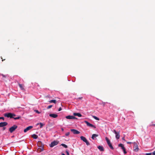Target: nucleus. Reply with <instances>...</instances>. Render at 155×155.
<instances>
[{"instance_id": "obj_34", "label": "nucleus", "mask_w": 155, "mask_h": 155, "mask_svg": "<svg viewBox=\"0 0 155 155\" xmlns=\"http://www.w3.org/2000/svg\"><path fill=\"white\" fill-rule=\"evenodd\" d=\"M127 144H131V143H132L131 142H127Z\"/></svg>"}, {"instance_id": "obj_5", "label": "nucleus", "mask_w": 155, "mask_h": 155, "mask_svg": "<svg viewBox=\"0 0 155 155\" xmlns=\"http://www.w3.org/2000/svg\"><path fill=\"white\" fill-rule=\"evenodd\" d=\"M17 126L14 125L9 128V130L11 133H12L17 128Z\"/></svg>"}, {"instance_id": "obj_17", "label": "nucleus", "mask_w": 155, "mask_h": 155, "mask_svg": "<svg viewBox=\"0 0 155 155\" xmlns=\"http://www.w3.org/2000/svg\"><path fill=\"white\" fill-rule=\"evenodd\" d=\"M98 136V135L97 134H93L92 135L91 138L93 139L94 140V139L95 138L97 137Z\"/></svg>"}, {"instance_id": "obj_37", "label": "nucleus", "mask_w": 155, "mask_h": 155, "mask_svg": "<svg viewBox=\"0 0 155 155\" xmlns=\"http://www.w3.org/2000/svg\"><path fill=\"white\" fill-rule=\"evenodd\" d=\"M39 124H40V123H37L36 124V125H38Z\"/></svg>"}, {"instance_id": "obj_35", "label": "nucleus", "mask_w": 155, "mask_h": 155, "mask_svg": "<svg viewBox=\"0 0 155 155\" xmlns=\"http://www.w3.org/2000/svg\"><path fill=\"white\" fill-rule=\"evenodd\" d=\"M67 153L68 155H69V153L67 151Z\"/></svg>"}, {"instance_id": "obj_16", "label": "nucleus", "mask_w": 155, "mask_h": 155, "mask_svg": "<svg viewBox=\"0 0 155 155\" xmlns=\"http://www.w3.org/2000/svg\"><path fill=\"white\" fill-rule=\"evenodd\" d=\"M80 138L84 142H85V141H86V140H87L84 137L81 136L80 137Z\"/></svg>"}, {"instance_id": "obj_14", "label": "nucleus", "mask_w": 155, "mask_h": 155, "mask_svg": "<svg viewBox=\"0 0 155 155\" xmlns=\"http://www.w3.org/2000/svg\"><path fill=\"white\" fill-rule=\"evenodd\" d=\"M75 116H78L79 117H81L82 116V115L79 113H74L73 114Z\"/></svg>"}, {"instance_id": "obj_19", "label": "nucleus", "mask_w": 155, "mask_h": 155, "mask_svg": "<svg viewBox=\"0 0 155 155\" xmlns=\"http://www.w3.org/2000/svg\"><path fill=\"white\" fill-rule=\"evenodd\" d=\"M49 102L50 103H54L55 104L56 103V100H51L49 101Z\"/></svg>"}, {"instance_id": "obj_41", "label": "nucleus", "mask_w": 155, "mask_h": 155, "mask_svg": "<svg viewBox=\"0 0 155 155\" xmlns=\"http://www.w3.org/2000/svg\"><path fill=\"white\" fill-rule=\"evenodd\" d=\"M79 99H81V98L80 97V98H79Z\"/></svg>"}, {"instance_id": "obj_23", "label": "nucleus", "mask_w": 155, "mask_h": 155, "mask_svg": "<svg viewBox=\"0 0 155 155\" xmlns=\"http://www.w3.org/2000/svg\"><path fill=\"white\" fill-rule=\"evenodd\" d=\"M13 118L15 120L18 119L20 118V117L18 116L16 117H13Z\"/></svg>"}, {"instance_id": "obj_2", "label": "nucleus", "mask_w": 155, "mask_h": 155, "mask_svg": "<svg viewBox=\"0 0 155 155\" xmlns=\"http://www.w3.org/2000/svg\"><path fill=\"white\" fill-rule=\"evenodd\" d=\"M105 139L107 142V143L108 146H109L110 148L111 149H113V146H112L111 144L110 143V140L108 139V138L107 137H106L105 138Z\"/></svg>"}, {"instance_id": "obj_25", "label": "nucleus", "mask_w": 155, "mask_h": 155, "mask_svg": "<svg viewBox=\"0 0 155 155\" xmlns=\"http://www.w3.org/2000/svg\"><path fill=\"white\" fill-rule=\"evenodd\" d=\"M86 143L87 145H90V143H89V142L87 141V140H86V141H85V142Z\"/></svg>"}, {"instance_id": "obj_13", "label": "nucleus", "mask_w": 155, "mask_h": 155, "mask_svg": "<svg viewBox=\"0 0 155 155\" xmlns=\"http://www.w3.org/2000/svg\"><path fill=\"white\" fill-rule=\"evenodd\" d=\"M49 116L51 117L55 118L58 117V115L55 114H49Z\"/></svg>"}, {"instance_id": "obj_21", "label": "nucleus", "mask_w": 155, "mask_h": 155, "mask_svg": "<svg viewBox=\"0 0 155 155\" xmlns=\"http://www.w3.org/2000/svg\"><path fill=\"white\" fill-rule=\"evenodd\" d=\"M19 86L21 89L23 90L24 89L23 86L22 84H19Z\"/></svg>"}, {"instance_id": "obj_39", "label": "nucleus", "mask_w": 155, "mask_h": 155, "mask_svg": "<svg viewBox=\"0 0 155 155\" xmlns=\"http://www.w3.org/2000/svg\"><path fill=\"white\" fill-rule=\"evenodd\" d=\"M61 155H65L64 154V153H62Z\"/></svg>"}, {"instance_id": "obj_27", "label": "nucleus", "mask_w": 155, "mask_h": 155, "mask_svg": "<svg viewBox=\"0 0 155 155\" xmlns=\"http://www.w3.org/2000/svg\"><path fill=\"white\" fill-rule=\"evenodd\" d=\"M1 75H2L3 77H7V76H8L7 75H4L3 74H1Z\"/></svg>"}, {"instance_id": "obj_6", "label": "nucleus", "mask_w": 155, "mask_h": 155, "mask_svg": "<svg viewBox=\"0 0 155 155\" xmlns=\"http://www.w3.org/2000/svg\"><path fill=\"white\" fill-rule=\"evenodd\" d=\"M113 132L116 134V138L117 139H118L120 138L119 132H117L115 130H114Z\"/></svg>"}, {"instance_id": "obj_11", "label": "nucleus", "mask_w": 155, "mask_h": 155, "mask_svg": "<svg viewBox=\"0 0 155 155\" xmlns=\"http://www.w3.org/2000/svg\"><path fill=\"white\" fill-rule=\"evenodd\" d=\"M66 118L68 119H73L76 118V117L72 116H68L66 117Z\"/></svg>"}, {"instance_id": "obj_7", "label": "nucleus", "mask_w": 155, "mask_h": 155, "mask_svg": "<svg viewBox=\"0 0 155 155\" xmlns=\"http://www.w3.org/2000/svg\"><path fill=\"white\" fill-rule=\"evenodd\" d=\"M84 122L87 124V125L88 126L93 127L94 128H96V127L94 126V125L91 124H90L87 121H85Z\"/></svg>"}, {"instance_id": "obj_42", "label": "nucleus", "mask_w": 155, "mask_h": 155, "mask_svg": "<svg viewBox=\"0 0 155 155\" xmlns=\"http://www.w3.org/2000/svg\"><path fill=\"white\" fill-rule=\"evenodd\" d=\"M154 125L155 126V124H154Z\"/></svg>"}, {"instance_id": "obj_12", "label": "nucleus", "mask_w": 155, "mask_h": 155, "mask_svg": "<svg viewBox=\"0 0 155 155\" xmlns=\"http://www.w3.org/2000/svg\"><path fill=\"white\" fill-rule=\"evenodd\" d=\"M33 127L32 126H30L28 127H27L26 129H24V132H26L28 131L29 130L31 129Z\"/></svg>"}, {"instance_id": "obj_38", "label": "nucleus", "mask_w": 155, "mask_h": 155, "mask_svg": "<svg viewBox=\"0 0 155 155\" xmlns=\"http://www.w3.org/2000/svg\"><path fill=\"white\" fill-rule=\"evenodd\" d=\"M61 130L62 131H64V129H63V128H61Z\"/></svg>"}, {"instance_id": "obj_10", "label": "nucleus", "mask_w": 155, "mask_h": 155, "mask_svg": "<svg viewBox=\"0 0 155 155\" xmlns=\"http://www.w3.org/2000/svg\"><path fill=\"white\" fill-rule=\"evenodd\" d=\"M8 124L6 122H3L0 123V127H2L6 126Z\"/></svg>"}, {"instance_id": "obj_3", "label": "nucleus", "mask_w": 155, "mask_h": 155, "mask_svg": "<svg viewBox=\"0 0 155 155\" xmlns=\"http://www.w3.org/2000/svg\"><path fill=\"white\" fill-rule=\"evenodd\" d=\"M58 143V141H54L52 142L51 144H50V146L51 147H53L54 146L57 145Z\"/></svg>"}, {"instance_id": "obj_33", "label": "nucleus", "mask_w": 155, "mask_h": 155, "mask_svg": "<svg viewBox=\"0 0 155 155\" xmlns=\"http://www.w3.org/2000/svg\"><path fill=\"white\" fill-rule=\"evenodd\" d=\"M153 155H155V151L153 153Z\"/></svg>"}, {"instance_id": "obj_1", "label": "nucleus", "mask_w": 155, "mask_h": 155, "mask_svg": "<svg viewBox=\"0 0 155 155\" xmlns=\"http://www.w3.org/2000/svg\"><path fill=\"white\" fill-rule=\"evenodd\" d=\"M4 116L5 117H10L13 118V116H15V115L13 114H12L11 113H6L4 115Z\"/></svg>"}, {"instance_id": "obj_9", "label": "nucleus", "mask_w": 155, "mask_h": 155, "mask_svg": "<svg viewBox=\"0 0 155 155\" xmlns=\"http://www.w3.org/2000/svg\"><path fill=\"white\" fill-rule=\"evenodd\" d=\"M134 150L136 152H137L138 150V147L137 145L135 143H134Z\"/></svg>"}, {"instance_id": "obj_28", "label": "nucleus", "mask_w": 155, "mask_h": 155, "mask_svg": "<svg viewBox=\"0 0 155 155\" xmlns=\"http://www.w3.org/2000/svg\"><path fill=\"white\" fill-rule=\"evenodd\" d=\"M35 111L37 113L39 114L40 113V112H39L38 110H35Z\"/></svg>"}, {"instance_id": "obj_24", "label": "nucleus", "mask_w": 155, "mask_h": 155, "mask_svg": "<svg viewBox=\"0 0 155 155\" xmlns=\"http://www.w3.org/2000/svg\"><path fill=\"white\" fill-rule=\"evenodd\" d=\"M61 145L66 148L67 147V146L64 144H62Z\"/></svg>"}, {"instance_id": "obj_15", "label": "nucleus", "mask_w": 155, "mask_h": 155, "mask_svg": "<svg viewBox=\"0 0 155 155\" xmlns=\"http://www.w3.org/2000/svg\"><path fill=\"white\" fill-rule=\"evenodd\" d=\"M97 148L100 151H104V148L102 146H99L97 147Z\"/></svg>"}, {"instance_id": "obj_31", "label": "nucleus", "mask_w": 155, "mask_h": 155, "mask_svg": "<svg viewBox=\"0 0 155 155\" xmlns=\"http://www.w3.org/2000/svg\"><path fill=\"white\" fill-rule=\"evenodd\" d=\"M151 153H147L146 154V155H151Z\"/></svg>"}, {"instance_id": "obj_18", "label": "nucleus", "mask_w": 155, "mask_h": 155, "mask_svg": "<svg viewBox=\"0 0 155 155\" xmlns=\"http://www.w3.org/2000/svg\"><path fill=\"white\" fill-rule=\"evenodd\" d=\"M32 137L35 139H37L38 137V136L35 134L33 135Z\"/></svg>"}, {"instance_id": "obj_22", "label": "nucleus", "mask_w": 155, "mask_h": 155, "mask_svg": "<svg viewBox=\"0 0 155 155\" xmlns=\"http://www.w3.org/2000/svg\"><path fill=\"white\" fill-rule=\"evenodd\" d=\"M93 117L95 120H99V118L95 116H93Z\"/></svg>"}, {"instance_id": "obj_26", "label": "nucleus", "mask_w": 155, "mask_h": 155, "mask_svg": "<svg viewBox=\"0 0 155 155\" xmlns=\"http://www.w3.org/2000/svg\"><path fill=\"white\" fill-rule=\"evenodd\" d=\"M52 107V105H49L48 107H47V109H50V108H51Z\"/></svg>"}, {"instance_id": "obj_4", "label": "nucleus", "mask_w": 155, "mask_h": 155, "mask_svg": "<svg viewBox=\"0 0 155 155\" xmlns=\"http://www.w3.org/2000/svg\"><path fill=\"white\" fill-rule=\"evenodd\" d=\"M118 146L121 148V149L123 150L124 154H126L127 153V152L126 151L125 148L123 144L121 143L119 144L118 145Z\"/></svg>"}, {"instance_id": "obj_30", "label": "nucleus", "mask_w": 155, "mask_h": 155, "mask_svg": "<svg viewBox=\"0 0 155 155\" xmlns=\"http://www.w3.org/2000/svg\"><path fill=\"white\" fill-rule=\"evenodd\" d=\"M2 119L3 120H4V118L3 117H0V119Z\"/></svg>"}, {"instance_id": "obj_32", "label": "nucleus", "mask_w": 155, "mask_h": 155, "mask_svg": "<svg viewBox=\"0 0 155 155\" xmlns=\"http://www.w3.org/2000/svg\"><path fill=\"white\" fill-rule=\"evenodd\" d=\"M61 107H60L58 109V111H60L61 110Z\"/></svg>"}, {"instance_id": "obj_8", "label": "nucleus", "mask_w": 155, "mask_h": 155, "mask_svg": "<svg viewBox=\"0 0 155 155\" xmlns=\"http://www.w3.org/2000/svg\"><path fill=\"white\" fill-rule=\"evenodd\" d=\"M71 131L73 132L74 134H78L80 133V132L74 129H71Z\"/></svg>"}, {"instance_id": "obj_36", "label": "nucleus", "mask_w": 155, "mask_h": 155, "mask_svg": "<svg viewBox=\"0 0 155 155\" xmlns=\"http://www.w3.org/2000/svg\"><path fill=\"white\" fill-rule=\"evenodd\" d=\"M122 140H125V138H124V137H123V138H122Z\"/></svg>"}, {"instance_id": "obj_20", "label": "nucleus", "mask_w": 155, "mask_h": 155, "mask_svg": "<svg viewBox=\"0 0 155 155\" xmlns=\"http://www.w3.org/2000/svg\"><path fill=\"white\" fill-rule=\"evenodd\" d=\"M40 127L42 128L43 126L45 125V124L43 123H40Z\"/></svg>"}, {"instance_id": "obj_29", "label": "nucleus", "mask_w": 155, "mask_h": 155, "mask_svg": "<svg viewBox=\"0 0 155 155\" xmlns=\"http://www.w3.org/2000/svg\"><path fill=\"white\" fill-rule=\"evenodd\" d=\"M69 134H70V132H68L65 134V135L66 136H68L69 135Z\"/></svg>"}, {"instance_id": "obj_40", "label": "nucleus", "mask_w": 155, "mask_h": 155, "mask_svg": "<svg viewBox=\"0 0 155 155\" xmlns=\"http://www.w3.org/2000/svg\"><path fill=\"white\" fill-rule=\"evenodd\" d=\"M5 129V127L4 128V130Z\"/></svg>"}]
</instances>
